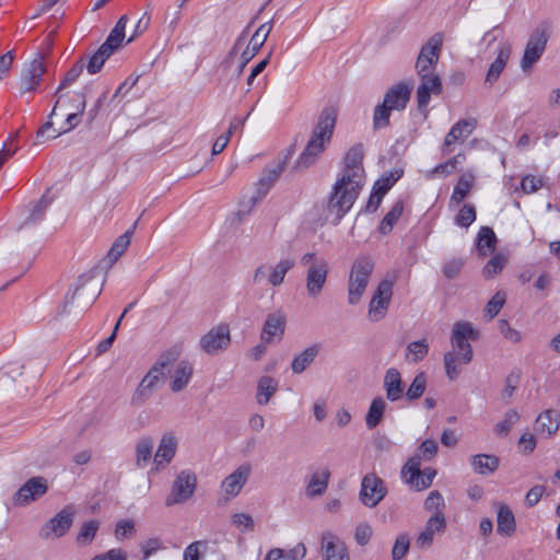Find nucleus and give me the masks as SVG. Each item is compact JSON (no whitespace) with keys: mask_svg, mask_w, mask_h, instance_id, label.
Returning <instances> with one entry per match:
<instances>
[{"mask_svg":"<svg viewBox=\"0 0 560 560\" xmlns=\"http://www.w3.org/2000/svg\"><path fill=\"white\" fill-rule=\"evenodd\" d=\"M365 184L363 148L357 144L345 156V166L332 186L327 203V219L337 225L352 208Z\"/></svg>","mask_w":560,"mask_h":560,"instance_id":"1","label":"nucleus"},{"mask_svg":"<svg viewBox=\"0 0 560 560\" xmlns=\"http://www.w3.org/2000/svg\"><path fill=\"white\" fill-rule=\"evenodd\" d=\"M336 120L337 110L334 107H325L322 110L312 138L294 165L295 170L302 171L315 163L331 139Z\"/></svg>","mask_w":560,"mask_h":560,"instance_id":"2","label":"nucleus"},{"mask_svg":"<svg viewBox=\"0 0 560 560\" xmlns=\"http://www.w3.org/2000/svg\"><path fill=\"white\" fill-rule=\"evenodd\" d=\"M300 264L305 268L306 293L310 298L316 299L323 292L327 281L328 261L315 252H307L301 257Z\"/></svg>","mask_w":560,"mask_h":560,"instance_id":"3","label":"nucleus"},{"mask_svg":"<svg viewBox=\"0 0 560 560\" xmlns=\"http://www.w3.org/2000/svg\"><path fill=\"white\" fill-rule=\"evenodd\" d=\"M179 355L177 350L164 353L148 371L131 396V405L141 406L152 395L159 382L164 376V369L170 366Z\"/></svg>","mask_w":560,"mask_h":560,"instance_id":"4","label":"nucleus"},{"mask_svg":"<svg viewBox=\"0 0 560 560\" xmlns=\"http://www.w3.org/2000/svg\"><path fill=\"white\" fill-rule=\"evenodd\" d=\"M374 269V261L369 257L357 259L351 268L348 281V302L355 305L360 302Z\"/></svg>","mask_w":560,"mask_h":560,"instance_id":"5","label":"nucleus"},{"mask_svg":"<svg viewBox=\"0 0 560 560\" xmlns=\"http://www.w3.org/2000/svg\"><path fill=\"white\" fill-rule=\"evenodd\" d=\"M550 37L546 25L537 26L530 34L524 49L521 60V69L524 72L529 71L533 66L541 58L546 50L548 39Z\"/></svg>","mask_w":560,"mask_h":560,"instance_id":"6","label":"nucleus"},{"mask_svg":"<svg viewBox=\"0 0 560 560\" xmlns=\"http://www.w3.org/2000/svg\"><path fill=\"white\" fill-rule=\"evenodd\" d=\"M197 477L191 470H182L172 485L171 493L165 500L166 506L182 504L188 501L195 493Z\"/></svg>","mask_w":560,"mask_h":560,"instance_id":"7","label":"nucleus"},{"mask_svg":"<svg viewBox=\"0 0 560 560\" xmlns=\"http://www.w3.org/2000/svg\"><path fill=\"white\" fill-rule=\"evenodd\" d=\"M292 156V151L288 150V152L278 158L275 164L267 166L258 182L256 183V192L252 197L253 205L257 201H260L270 190V188L275 185L281 173L284 171L289 160Z\"/></svg>","mask_w":560,"mask_h":560,"instance_id":"8","label":"nucleus"},{"mask_svg":"<svg viewBox=\"0 0 560 560\" xmlns=\"http://www.w3.org/2000/svg\"><path fill=\"white\" fill-rule=\"evenodd\" d=\"M420 466L421 456L417 454L408 459L401 470L407 483L418 491L429 488L436 474L432 468L421 471Z\"/></svg>","mask_w":560,"mask_h":560,"instance_id":"9","label":"nucleus"},{"mask_svg":"<svg viewBox=\"0 0 560 560\" xmlns=\"http://www.w3.org/2000/svg\"><path fill=\"white\" fill-rule=\"evenodd\" d=\"M443 43L442 34L433 35L421 48L417 59L416 69L419 77L423 74H436L434 72Z\"/></svg>","mask_w":560,"mask_h":560,"instance_id":"10","label":"nucleus"},{"mask_svg":"<svg viewBox=\"0 0 560 560\" xmlns=\"http://www.w3.org/2000/svg\"><path fill=\"white\" fill-rule=\"evenodd\" d=\"M478 338L477 330L468 322H457L452 330V347L453 349L463 351L460 358L462 364H468L472 359V348L468 340H476Z\"/></svg>","mask_w":560,"mask_h":560,"instance_id":"11","label":"nucleus"},{"mask_svg":"<svg viewBox=\"0 0 560 560\" xmlns=\"http://www.w3.org/2000/svg\"><path fill=\"white\" fill-rule=\"evenodd\" d=\"M393 284L394 281L388 279L378 283L369 305L370 320L378 322L386 315L393 295Z\"/></svg>","mask_w":560,"mask_h":560,"instance_id":"12","label":"nucleus"},{"mask_svg":"<svg viewBox=\"0 0 560 560\" xmlns=\"http://www.w3.org/2000/svg\"><path fill=\"white\" fill-rule=\"evenodd\" d=\"M384 481L375 474H368L362 478L360 501L368 508L376 506L386 495Z\"/></svg>","mask_w":560,"mask_h":560,"instance_id":"13","label":"nucleus"},{"mask_svg":"<svg viewBox=\"0 0 560 560\" xmlns=\"http://www.w3.org/2000/svg\"><path fill=\"white\" fill-rule=\"evenodd\" d=\"M45 70L44 56L38 52L30 62L25 63L22 69L20 92L23 94L36 91Z\"/></svg>","mask_w":560,"mask_h":560,"instance_id":"14","label":"nucleus"},{"mask_svg":"<svg viewBox=\"0 0 560 560\" xmlns=\"http://www.w3.org/2000/svg\"><path fill=\"white\" fill-rule=\"evenodd\" d=\"M231 341L228 326L219 325L211 328L199 340V347L207 354L215 355L225 350Z\"/></svg>","mask_w":560,"mask_h":560,"instance_id":"15","label":"nucleus"},{"mask_svg":"<svg viewBox=\"0 0 560 560\" xmlns=\"http://www.w3.org/2000/svg\"><path fill=\"white\" fill-rule=\"evenodd\" d=\"M74 511L67 506L58 512L52 518L45 523L40 529V536L45 539L60 538L71 527L73 523Z\"/></svg>","mask_w":560,"mask_h":560,"instance_id":"16","label":"nucleus"},{"mask_svg":"<svg viewBox=\"0 0 560 560\" xmlns=\"http://www.w3.org/2000/svg\"><path fill=\"white\" fill-rule=\"evenodd\" d=\"M272 21L264 23L252 35L246 48L242 51L240 57V65L237 69L238 75L243 73V70L246 67V65L257 55L259 49L264 46L272 30Z\"/></svg>","mask_w":560,"mask_h":560,"instance_id":"17","label":"nucleus"},{"mask_svg":"<svg viewBox=\"0 0 560 560\" xmlns=\"http://www.w3.org/2000/svg\"><path fill=\"white\" fill-rule=\"evenodd\" d=\"M47 481L43 477H32L13 495V503L25 506L47 492Z\"/></svg>","mask_w":560,"mask_h":560,"instance_id":"18","label":"nucleus"},{"mask_svg":"<svg viewBox=\"0 0 560 560\" xmlns=\"http://www.w3.org/2000/svg\"><path fill=\"white\" fill-rule=\"evenodd\" d=\"M250 472L252 466L249 464H243L223 479L221 482V491L226 500L235 498L242 491Z\"/></svg>","mask_w":560,"mask_h":560,"instance_id":"19","label":"nucleus"},{"mask_svg":"<svg viewBox=\"0 0 560 560\" xmlns=\"http://www.w3.org/2000/svg\"><path fill=\"white\" fill-rule=\"evenodd\" d=\"M320 549L323 560H350L345 541L331 532L322 534Z\"/></svg>","mask_w":560,"mask_h":560,"instance_id":"20","label":"nucleus"},{"mask_svg":"<svg viewBox=\"0 0 560 560\" xmlns=\"http://www.w3.org/2000/svg\"><path fill=\"white\" fill-rule=\"evenodd\" d=\"M79 281L81 284L73 292L72 300H78L82 306H89L101 294L103 283L94 282L92 275L82 276L79 278Z\"/></svg>","mask_w":560,"mask_h":560,"instance_id":"21","label":"nucleus"},{"mask_svg":"<svg viewBox=\"0 0 560 560\" xmlns=\"http://www.w3.org/2000/svg\"><path fill=\"white\" fill-rule=\"evenodd\" d=\"M421 83L417 90V101L420 109L428 106L431 94H440L442 92V82L438 74H423L420 77Z\"/></svg>","mask_w":560,"mask_h":560,"instance_id":"22","label":"nucleus"},{"mask_svg":"<svg viewBox=\"0 0 560 560\" xmlns=\"http://www.w3.org/2000/svg\"><path fill=\"white\" fill-rule=\"evenodd\" d=\"M411 90V85L400 82L386 92L384 102L394 110H404L410 100Z\"/></svg>","mask_w":560,"mask_h":560,"instance_id":"23","label":"nucleus"},{"mask_svg":"<svg viewBox=\"0 0 560 560\" xmlns=\"http://www.w3.org/2000/svg\"><path fill=\"white\" fill-rule=\"evenodd\" d=\"M84 66H85V61L84 59H80L79 61H77L72 67L71 69L66 73L63 80L61 81V83L59 84L55 95L57 97L56 100V103L49 114V118L54 117L55 114H56V110L58 109V105H61V106H65L63 104V97L66 96L65 95V90L70 86L73 82H75L78 80V78L81 75L83 69H84Z\"/></svg>","mask_w":560,"mask_h":560,"instance_id":"24","label":"nucleus"},{"mask_svg":"<svg viewBox=\"0 0 560 560\" xmlns=\"http://www.w3.org/2000/svg\"><path fill=\"white\" fill-rule=\"evenodd\" d=\"M285 326V317L280 313L268 315L262 331L261 341L270 343L275 339L280 340Z\"/></svg>","mask_w":560,"mask_h":560,"instance_id":"25","label":"nucleus"},{"mask_svg":"<svg viewBox=\"0 0 560 560\" xmlns=\"http://www.w3.org/2000/svg\"><path fill=\"white\" fill-rule=\"evenodd\" d=\"M476 121L475 120H466L462 119L457 121L448 131L444 139V143L442 147L443 153H450V147L456 142L457 140H465L475 129Z\"/></svg>","mask_w":560,"mask_h":560,"instance_id":"26","label":"nucleus"},{"mask_svg":"<svg viewBox=\"0 0 560 560\" xmlns=\"http://www.w3.org/2000/svg\"><path fill=\"white\" fill-rule=\"evenodd\" d=\"M386 398L390 401H397L404 396V385L399 371L390 368L385 372L383 383Z\"/></svg>","mask_w":560,"mask_h":560,"instance_id":"27","label":"nucleus"},{"mask_svg":"<svg viewBox=\"0 0 560 560\" xmlns=\"http://www.w3.org/2000/svg\"><path fill=\"white\" fill-rule=\"evenodd\" d=\"M77 105L73 107L75 112H70L66 119V127L60 130H54V133L48 135L49 138H57L66 132L75 128L80 122V116L84 113L86 107L85 94L83 92H74Z\"/></svg>","mask_w":560,"mask_h":560,"instance_id":"28","label":"nucleus"},{"mask_svg":"<svg viewBox=\"0 0 560 560\" xmlns=\"http://www.w3.org/2000/svg\"><path fill=\"white\" fill-rule=\"evenodd\" d=\"M330 471L327 468L314 471L306 485L305 493L307 498L320 497L328 488Z\"/></svg>","mask_w":560,"mask_h":560,"instance_id":"29","label":"nucleus"},{"mask_svg":"<svg viewBox=\"0 0 560 560\" xmlns=\"http://www.w3.org/2000/svg\"><path fill=\"white\" fill-rule=\"evenodd\" d=\"M510 56L511 47L506 44L501 45L499 47L495 60L490 65L486 74V84H489L490 86L493 85V83L499 79L502 71L504 70Z\"/></svg>","mask_w":560,"mask_h":560,"instance_id":"30","label":"nucleus"},{"mask_svg":"<svg viewBox=\"0 0 560 560\" xmlns=\"http://www.w3.org/2000/svg\"><path fill=\"white\" fill-rule=\"evenodd\" d=\"M192 374V364L186 360L180 361L174 370L171 382V390L174 393L183 390L190 382Z\"/></svg>","mask_w":560,"mask_h":560,"instance_id":"31","label":"nucleus"},{"mask_svg":"<svg viewBox=\"0 0 560 560\" xmlns=\"http://www.w3.org/2000/svg\"><path fill=\"white\" fill-rule=\"evenodd\" d=\"M176 446L177 443L173 435H163L154 455V464L156 466L168 464L175 455Z\"/></svg>","mask_w":560,"mask_h":560,"instance_id":"32","label":"nucleus"},{"mask_svg":"<svg viewBox=\"0 0 560 560\" xmlns=\"http://www.w3.org/2000/svg\"><path fill=\"white\" fill-rule=\"evenodd\" d=\"M559 428V416L553 410H547L536 419L535 430L549 438L557 432Z\"/></svg>","mask_w":560,"mask_h":560,"instance_id":"33","label":"nucleus"},{"mask_svg":"<svg viewBox=\"0 0 560 560\" xmlns=\"http://www.w3.org/2000/svg\"><path fill=\"white\" fill-rule=\"evenodd\" d=\"M475 182V176L471 173H465L459 178L454 187L453 194L450 199V205L457 207L470 192Z\"/></svg>","mask_w":560,"mask_h":560,"instance_id":"34","label":"nucleus"},{"mask_svg":"<svg viewBox=\"0 0 560 560\" xmlns=\"http://www.w3.org/2000/svg\"><path fill=\"white\" fill-rule=\"evenodd\" d=\"M497 524V530L500 535L511 536L515 532V517L506 504H499Z\"/></svg>","mask_w":560,"mask_h":560,"instance_id":"35","label":"nucleus"},{"mask_svg":"<svg viewBox=\"0 0 560 560\" xmlns=\"http://www.w3.org/2000/svg\"><path fill=\"white\" fill-rule=\"evenodd\" d=\"M499 458L495 455L478 454L471 456L470 464L475 472L479 475H490L499 467Z\"/></svg>","mask_w":560,"mask_h":560,"instance_id":"36","label":"nucleus"},{"mask_svg":"<svg viewBox=\"0 0 560 560\" xmlns=\"http://www.w3.org/2000/svg\"><path fill=\"white\" fill-rule=\"evenodd\" d=\"M278 381L271 376H262L258 380L256 400L265 406L278 390Z\"/></svg>","mask_w":560,"mask_h":560,"instance_id":"37","label":"nucleus"},{"mask_svg":"<svg viewBox=\"0 0 560 560\" xmlns=\"http://www.w3.org/2000/svg\"><path fill=\"white\" fill-rule=\"evenodd\" d=\"M294 266V261L291 259H282L273 266H269L268 271V284L272 287H279L283 283L285 275Z\"/></svg>","mask_w":560,"mask_h":560,"instance_id":"38","label":"nucleus"},{"mask_svg":"<svg viewBox=\"0 0 560 560\" xmlns=\"http://www.w3.org/2000/svg\"><path fill=\"white\" fill-rule=\"evenodd\" d=\"M319 351L318 346H311L294 357L291 363L292 372L301 374L315 360Z\"/></svg>","mask_w":560,"mask_h":560,"instance_id":"39","label":"nucleus"},{"mask_svg":"<svg viewBox=\"0 0 560 560\" xmlns=\"http://www.w3.org/2000/svg\"><path fill=\"white\" fill-rule=\"evenodd\" d=\"M127 16L122 15L114 28L110 31L109 35L107 36L106 40L102 44V46L108 48L112 52L117 50L125 38V28L127 25Z\"/></svg>","mask_w":560,"mask_h":560,"instance_id":"40","label":"nucleus"},{"mask_svg":"<svg viewBox=\"0 0 560 560\" xmlns=\"http://www.w3.org/2000/svg\"><path fill=\"white\" fill-rule=\"evenodd\" d=\"M154 442L152 438H141L136 444V465L139 468L147 466L152 457Z\"/></svg>","mask_w":560,"mask_h":560,"instance_id":"41","label":"nucleus"},{"mask_svg":"<svg viewBox=\"0 0 560 560\" xmlns=\"http://www.w3.org/2000/svg\"><path fill=\"white\" fill-rule=\"evenodd\" d=\"M386 402L382 397H375L369 408L365 417V424L369 429L376 428L382 421Z\"/></svg>","mask_w":560,"mask_h":560,"instance_id":"42","label":"nucleus"},{"mask_svg":"<svg viewBox=\"0 0 560 560\" xmlns=\"http://www.w3.org/2000/svg\"><path fill=\"white\" fill-rule=\"evenodd\" d=\"M135 226H136V223L133 224L132 229L127 230L112 245V247L107 254V257L112 264L117 261L119 259V257L126 252V249L130 245Z\"/></svg>","mask_w":560,"mask_h":560,"instance_id":"43","label":"nucleus"},{"mask_svg":"<svg viewBox=\"0 0 560 560\" xmlns=\"http://www.w3.org/2000/svg\"><path fill=\"white\" fill-rule=\"evenodd\" d=\"M497 237L492 229L483 226L478 233L477 248L483 256L494 250Z\"/></svg>","mask_w":560,"mask_h":560,"instance_id":"44","label":"nucleus"},{"mask_svg":"<svg viewBox=\"0 0 560 560\" xmlns=\"http://www.w3.org/2000/svg\"><path fill=\"white\" fill-rule=\"evenodd\" d=\"M113 55V52L101 45V47L89 58L85 68L90 74H95L101 71L105 61Z\"/></svg>","mask_w":560,"mask_h":560,"instance_id":"45","label":"nucleus"},{"mask_svg":"<svg viewBox=\"0 0 560 560\" xmlns=\"http://www.w3.org/2000/svg\"><path fill=\"white\" fill-rule=\"evenodd\" d=\"M404 210V203L401 200H398L394 203L392 209L387 212V214L383 218L378 230L382 234H387L392 231L394 224L401 217Z\"/></svg>","mask_w":560,"mask_h":560,"instance_id":"46","label":"nucleus"},{"mask_svg":"<svg viewBox=\"0 0 560 560\" xmlns=\"http://www.w3.org/2000/svg\"><path fill=\"white\" fill-rule=\"evenodd\" d=\"M139 549L142 555L141 560H148L156 552L165 549V546L161 537L153 536L143 539L139 544Z\"/></svg>","mask_w":560,"mask_h":560,"instance_id":"47","label":"nucleus"},{"mask_svg":"<svg viewBox=\"0 0 560 560\" xmlns=\"http://www.w3.org/2000/svg\"><path fill=\"white\" fill-rule=\"evenodd\" d=\"M429 352V345L425 339L412 341L407 346L406 360L409 362H419L423 360Z\"/></svg>","mask_w":560,"mask_h":560,"instance_id":"48","label":"nucleus"},{"mask_svg":"<svg viewBox=\"0 0 560 560\" xmlns=\"http://www.w3.org/2000/svg\"><path fill=\"white\" fill-rule=\"evenodd\" d=\"M463 355V351L453 349L444 354V366L446 375L450 380H455L459 374V369L457 364L460 363V358Z\"/></svg>","mask_w":560,"mask_h":560,"instance_id":"49","label":"nucleus"},{"mask_svg":"<svg viewBox=\"0 0 560 560\" xmlns=\"http://www.w3.org/2000/svg\"><path fill=\"white\" fill-rule=\"evenodd\" d=\"M100 527V523L95 520L88 521L83 523V525L80 528V532L77 536V542L81 546H88L90 545Z\"/></svg>","mask_w":560,"mask_h":560,"instance_id":"50","label":"nucleus"},{"mask_svg":"<svg viewBox=\"0 0 560 560\" xmlns=\"http://www.w3.org/2000/svg\"><path fill=\"white\" fill-rule=\"evenodd\" d=\"M423 508L432 515L444 514L445 501L443 495L438 490L431 491L424 500Z\"/></svg>","mask_w":560,"mask_h":560,"instance_id":"51","label":"nucleus"},{"mask_svg":"<svg viewBox=\"0 0 560 560\" xmlns=\"http://www.w3.org/2000/svg\"><path fill=\"white\" fill-rule=\"evenodd\" d=\"M506 295L502 291H498L485 307V317L488 320L493 319L505 304Z\"/></svg>","mask_w":560,"mask_h":560,"instance_id":"52","label":"nucleus"},{"mask_svg":"<svg viewBox=\"0 0 560 560\" xmlns=\"http://www.w3.org/2000/svg\"><path fill=\"white\" fill-rule=\"evenodd\" d=\"M508 261V257L503 254H497L494 255L485 266L482 273L486 278H493L497 275H499L505 264Z\"/></svg>","mask_w":560,"mask_h":560,"instance_id":"53","label":"nucleus"},{"mask_svg":"<svg viewBox=\"0 0 560 560\" xmlns=\"http://www.w3.org/2000/svg\"><path fill=\"white\" fill-rule=\"evenodd\" d=\"M425 387L427 378L424 373L417 374L406 392V398L410 401L419 399L423 395Z\"/></svg>","mask_w":560,"mask_h":560,"instance_id":"54","label":"nucleus"},{"mask_svg":"<svg viewBox=\"0 0 560 560\" xmlns=\"http://www.w3.org/2000/svg\"><path fill=\"white\" fill-rule=\"evenodd\" d=\"M520 416L515 409H510L505 412L504 419L497 423L494 427L495 434L506 436L512 427L518 421Z\"/></svg>","mask_w":560,"mask_h":560,"instance_id":"55","label":"nucleus"},{"mask_svg":"<svg viewBox=\"0 0 560 560\" xmlns=\"http://www.w3.org/2000/svg\"><path fill=\"white\" fill-rule=\"evenodd\" d=\"M401 173L398 171L388 172L378 178L373 189L384 195L393 187V185L400 178Z\"/></svg>","mask_w":560,"mask_h":560,"instance_id":"56","label":"nucleus"},{"mask_svg":"<svg viewBox=\"0 0 560 560\" xmlns=\"http://www.w3.org/2000/svg\"><path fill=\"white\" fill-rule=\"evenodd\" d=\"M410 547V540L408 535L400 534L396 537L394 546L392 548V560H402L408 553Z\"/></svg>","mask_w":560,"mask_h":560,"instance_id":"57","label":"nucleus"},{"mask_svg":"<svg viewBox=\"0 0 560 560\" xmlns=\"http://www.w3.org/2000/svg\"><path fill=\"white\" fill-rule=\"evenodd\" d=\"M392 110H394V109L389 108L385 104L384 101L381 105H377L375 107L374 115H373V122H374L375 129H380V128H384V127L388 126Z\"/></svg>","mask_w":560,"mask_h":560,"instance_id":"58","label":"nucleus"},{"mask_svg":"<svg viewBox=\"0 0 560 560\" xmlns=\"http://www.w3.org/2000/svg\"><path fill=\"white\" fill-rule=\"evenodd\" d=\"M476 220V209L472 205H464L457 215L455 223L463 228H468Z\"/></svg>","mask_w":560,"mask_h":560,"instance_id":"59","label":"nucleus"},{"mask_svg":"<svg viewBox=\"0 0 560 560\" xmlns=\"http://www.w3.org/2000/svg\"><path fill=\"white\" fill-rule=\"evenodd\" d=\"M136 534V524L132 520H121L115 528V537L117 540L129 539Z\"/></svg>","mask_w":560,"mask_h":560,"instance_id":"60","label":"nucleus"},{"mask_svg":"<svg viewBox=\"0 0 560 560\" xmlns=\"http://www.w3.org/2000/svg\"><path fill=\"white\" fill-rule=\"evenodd\" d=\"M231 523L242 533L252 532L254 529V520L247 513H235L231 517Z\"/></svg>","mask_w":560,"mask_h":560,"instance_id":"61","label":"nucleus"},{"mask_svg":"<svg viewBox=\"0 0 560 560\" xmlns=\"http://www.w3.org/2000/svg\"><path fill=\"white\" fill-rule=\"evenodd\" d=\"M465 265L463 258H452L443 265L442 272L447 279L456 278Z\"/></svg>","mask_w":560,"mask_h":560,"instance_id":"62","label":"nucleus"},{"mask_svg":"<svg viewBox=\"0 0 560 560\" xmlns=\"http://www.w3.org/2000/svg\"><path fill=\"white\" fill-rule=\"evenodd\" d=\"M542 185V178L536 177L534 175H526L522 179L521 188L525 194H533L539 190Z\"/></svg>","mask_w":560,"mask_h":560,"instance_id":"63","label":"nucleus"},{"mask_svg":"<svg viewBox=\"0 0 560 560\" xmlns=\"http://www.w3.org/2000/svg\"><path fill=\"white\" fill-rule=\"evenodd\" d=\"M206 546V542L203 541H194L189 544L183 555V560H201L202 559V551L201 549Z\"/></svg>","mask_w":560,"mask_h":560,"instance_id":"64","label":"nucleus"}]
</instances>
